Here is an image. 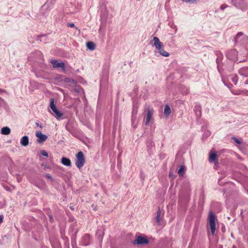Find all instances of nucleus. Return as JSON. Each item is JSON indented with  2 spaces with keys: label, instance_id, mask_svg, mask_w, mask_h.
Returning a JSON list of instances; mask_svg holds the SVG:
<instances>
[{
  "label": "nucleus",
  "instance_id": "17",
  "mask_svg": "<svg viewBox=\"0 0 248 248\" xmlns=\"http://www.w3.org/2000/svg\"><path fill=\"white\" fill-rule=\"evenodd\" d=\"M20 143L23 146H27L29 144V138L27 136H23L21 140Z\"/></svg>",
  "mask_w": 248,
  "mask_h": 248
},
{
  "label": "nucleus",
  "instance_id": "32",
  "mask_svg": "<svg viewBox=\"0 0 248 248\" xmlns=\"http://www.w3.org/2000/svg\"><path fill=\"white\" fill-rule=\"evenodd\" d=\"M232 139L233 140V141L235 142H236V143H238L239 144H241V141L239 140H238L237 138H236L235 137H233L232 138Z\"/></svg>",
  "mask_w": 248,
  "mask_h": 248
},
{
  "label": "nucleus",
  "instance_id": "38",
  "mask_svg": "<svg viewBox=\"0 0 248 248\" xmlns=\"http://www.w3.org/2000/svg\"><path fill=\"white\" fill-rule=\"evenodd\" d=\"M34 54H36V55L41 56V53L39 51H37L35 52Z\"/></svg>",
  "mask_w": 248,
  "mask_h": 248
},
{
  "label": "nucleus",
  "instance_id": "13",
  "mask_svg": "<svg viewBox=\"0 0 248 248\" xmlns=\"http://www.w3.org/2000/svg\"><path fill=\"white\" fill-rule=\"evenodd\" d=\"M153 41H154V46L157 49L161 47H164L163 44L160 41L159 38L157 37H154L153 38Z\"/></svg>",
  "mask_w": 248,
  "mask_h": 248
},
{
  "label": "nucleus",
  "instance_id": "40",
  "mask_svg": "<svg viewBox=\"0 0 248 248\" xmlns=\"http://www.w3.org/2000/svg\"><path fill=\"white\" fill-rule=\"evenodd\" d=\"M3 216L0 215V223H1L3 222Z\"/></svg>",
  "mask_w": 248,
  "mask_h": 248
},
{
  "label": "nucleus",
  "instance_id": "44",
  "mask_svg": "<svg viewBox=\"0 0 248 248\" xmlns=\"http://www.w3.org/2000/svg\"><path fill=\"white\" fill-rule=\"evenodd\" d=\"M2 92H5V91L0 89V93Z\"/></svg>",
  "mask_w": 248,
  "mask_h": 248
},
{
  "label": "nucleus",
  "instance_id": "8",
  "mask_svg": "<svg viewBox=\"0 0 248 248\" xmlns=\"http://www.w3.org/2000/svg\"><path fill=\"white\" fill-rule=\"evenodd\" d=\"M92 243V237L88 234H84L80 241L81 245L87 246L90 245Z\"/></svg>",
  "mask_w": 248,
  "mask_h": 248
},
{
  "label": "nucleus",
  "instance_id": "3",
  "mask_svg": "<svg viewBox=\"0 0 248 248\" xmlns=\"http://www.w3.org/2000/svg\"><path fill=\"white\" fill-rule=\"evenodd\" d=\"M76 157V165L78 169H80L84 166L85 162L84 154L81 151L78 152Z\"/></svg>",
  "mask_w": 248,
  "mask_h": 248
},
{
  "label": "nucleus",
  "instance_id": "14",
  "mask_svg": "<svg viewBox=\"0 0 248 248\" xmlns=\"http://www.w3.org/2000/svg\"><path fill=\"white\" fill-rule=\"evenodd\" d=\"M138 107L137 105H134L133 107V109L132 111L131 115V121L132 123L133 124L134 121L136 118V115L138 113Z\"/></svg>",
  "mask_w": 248,
  "mask_h": 248
},
{
  "label": "nucleus",
  "instance_id": "9",
  "mask_svg": "<svg viewBox=\"0 0 248 248\" xmlns=\"http://www.w3.org/2000/svg\"><path fill=\"white\" fill-rule=\"evenodd\" d=\"M51 63L54 68H61L63 71H65V64L63 62H58L57 60H52Z\"/></svg>",
  "mask_w": 248,
  "mask_h": 248
},
{
  "label": "nucleus",
  "instance_id": "21",
  "mask_svg": "<svg viewBox=\"0 0 248 248\" xmlns=\"http://www.w3.org/2000/svg\"><path fill=\"white\" fill-rule=\"evenodd\" d=\"M171 113V109L168 105H166L164 108V113L165 116H169Z\"/></svg>",
  "mask_w": 248,
  "mask_h": 248
},
{
  "label": "nucleus",
  "instance_id": "7",
  "mask_svg": "<svg viewBox=\"0 0 248 248\" xmlns=\"http://www.w3.org/2000/svg\"><path fill=\"white\" fill-rule=\"evenodd\" d=\"M237 51L235 49H232L227 52L226 57L232 61H235L237 59Z\"/></svg>",
  "mask_w": 248,
  "mask_h": 248
},
{
  "label": "nucleus",
  "instance_id": "35",
  "mask_svg": "<svg viewBox=\"0 0 248 248\" xmlns=\"http://www.w3.org/2000/svg\"><path fill=\"white\" fill-rule=\"evenodd\" d=\"M185 1L186 2H190V3H193L195 2H196L197 1V0H185Z\"/></svg>",
  "mask_w": 248,
  "mask_h": 248
},
{
  "label": "nucleus",
  "instance_id": "25",
  "mask_svg": "<svg viewBox=\"0 0 248 248\" xmlns=\"http://www.w3.org/2000/svg\"><path fill=\"white\" fill-rule=\"evenodd\" d=\"M74 90L78 93H81L83 92L82 88L80 86H76V87L74 88Z\"/></svg>",
  "mask_w": 248,
  "mask_h": 248
},
{
  "label": "nucleus",
  "instance_id": "36",
  "mask_svg": "<svg viewBox=\"0 0 248 248\" xmlns=\"http://www.w3.org/2000/svg\"><path fill=\"white\" fill-rule=\"evenodd\" d=\"M72 246L74 248L75 246H76V242L75 240H72Z\"/></svg>",
  "mask_w": 248,
  "mask_h": 248
},
{
  "label": "nucleus",
  "instance_id": "18",
  "mask_svg": "<svg viewBox=\"0 0 248 248\" xmlns=\"http://www.w3.org/2000/svg\"><path fill=\"white\" fill-rule=\"evenodd\" d=\"M61 162L64 166H70L71 165V162L68 158L63 157L61 159Z\"/></svg>",
  "mask_w": 248,
  "mask_h": 248
},
{
  "label": "nucleus",
  "instance_id": "46",
  "mask_svg": "<svg viewBox=\"0 0 248 248\" xmlns=\"http://www.w3.org/2000/svg\"><path fill=\"white\" fill-rule=\"evenodd\" d=\"M188 93V91L186 90V91L185 92L186 94H187Z\"/></svg>",
  "mask_w": 248,
  "mask_h": 248
},
{
  "label": "nucleus",
  "instance_id": "31",
  "mask_svg": "<svg viewBox=\"0 0 248 248\" xmlns=\"http://www.w3.org/2000/svg\"><path fill=\"white\" fill-rule=\"evenodd\" d=\"M221 58H222V55L221 54H220L219 55H218L217 56V60H216V62H217V65H218L219 62H220V61L221 60Z\"/></svg>",
  "mask_w": 248,
  "mask_h": 248
},
{
  "label": "nucleus",
  "instance_id": "28",
  "mask_svg": "<svg viewBox=\"0 0 248 248\" xmlns=\"http://www.w3.org/2000/svg\"><path fill=\"white\" fill-rule=\"evenodd\" d=\"M40 154L46 157H48V153L45 150H42L41 151Z\"/></svg>",
  "mask_w": 248,
  "mask_h": 248
},
{
  "label": "nucleus",
  "instance_id": "23",
  "mask_svg": "<svg viewBox=\"0 0 248 248\" xmlns=\"http://www.w3.org/2000/svg\"><path fill=\"white\" fill-rule=\"evenodd\" d=\"M155 144L151 140H149L147 141V147L149 150H151L152 148L154 147Z\"/></svg>",
  "mask_w": 248,
  "mask_h": 248
},
{
  "label": "nucleus",
  "instance_id": "33",
  "mask_svg": "<svg viewBox=\"0 0 248 248\" xmlns=\"http://www.w3.org/2000/svg\"><path fill=\"white\" fill-rule=\"evenodd\" d=\"M228 6L225 4H223L220 6V9L222 10H224L226 7H227Z\"/></svg>",
  "mask_w": 248,
  "mask_h": 248
},
{
  "label": "nucleus",
  "instance_id": "29",
  "mask_svg": "<svg viewBox=\"0 0 248 248\" xmlns=\"http://www.w3.org/2000/svg\"><path fill=\"white\" fill-rule=\"evenodd\" d=\"M96 234L98 235V239L100 241H101L102 239H103L104 233H102V234H99V230H98L97 232H96Z\"/></svg>",
  "mask_w": 248,
  "mask_h": 248
},
{
  "label": "nucleus",
  "instance_id": "42",
  "mask_svg": "<svg viewBox=\"0 0 248 248\" xmlns=\"http://www.w3.org/2000/svg\"><path fill=\"white\" fill-rule=\"evenodd\" d=\"M163 47H160V48L157 49V50H158L159 53V52H160L162 49H163Z\"/></svg>",
  "mask_w": 248,
  "mask_h": 248
},
{
  "label": "nucleus",
  "instance_id": "45",
  "mask_svg": "<svg viewBox=\"0 0 248 248\" xmlns=\"http://www.w3.org/2000/svg\"><path fill=\"white\" fill-rule=\"evenodd\" d=\"M246 84H248V79L245 81Z\"/></svg>",
  "mask_w": 248,
  "mask_h": 248
},
{
  "label": "nucleus",
  "instance_id": "10",
  "mask_svg": "<svg viewBox=\"0 0 248 248\" xmlns=\"http://www.w3.org/2000/svg\"><path fill=\"white\" fill-rule=\"evenodd\" d=\"M36 136L39 138L37 140L38 143L44 142L47 138V137L46 135L43 134L41 131L36 132Z\"/></svg>",
  "mask_w": 248,
  "mask_h": 248
},
{
  "label": "nucleus",
  "instance_id": "16",
  "mask_svg": "<svg viewBox=\"0 0 248 248\" xmlns=\"http://www.w3.org/2000/svg\"><path fill=\"white\" fill-rule=\"evenodd\" d=\"M209 160L210 162H217V155L216 153L212 152L210 153Z\"/></svg>",
  "mask_w": 248,
  "mask_h": 248
},
{
  "label": "nucleus",
  "instance_id": "24",
  "mask_svg": "<svg viewBox=\"0 0 248 248\" xmlns=\"http://www.w3.org/2000/svg\"><path fill=\"white\" fill-rule=\"evenodd\" d=\"M185 167L182 166L178 171V173L180 176H183L185 173Z\"/></svg>",
  "mask_w": 248,
  "mask_h": 248
},
{
  "label": "nucleus",
  "instance_id": "19",
  "mask_svg": "<svg viewBox=\"0 0 248 248\" xmlns=\"http://www.w3.org/2000/svg\"><path fill=\"white\" fill-rule=\"evenodd\" d=\"M161 215V211L160 208H158V210L156 212V215L155 217V221L158 224H160V216Z\"/></svg>",
  "mask_w": 248,
  "mask_h": 248
},
{
  "label": "nucleus",
  "instance_id": "37",
  "mask_svg": "<svg viewBox=\"0 0 248 248\" xmlns=\"http://www.w3.org/2000/svg\"><path fill=\"white\" fill-rule=\"evenodd\" d=\"M4 103V100L0 97V106H2Z\"/></svg>",
  "mask_w": 248,
  "mask_h": 248
},
{
  "label": "nucleus",
  "instance_id": "41",
  "mask_svg": "<svg viewBox=\"0 0 248 248\" xmlns=\"http://www.w3.org/2000/svg\"><path fill=\"white\" fill-rule=\"evenodd\" d=\"M46 177L48 179H52V177H51L50 175H49V174H46Z\"/></svg>",
  "mask_w": 248,
  "mask_h": 248
},
{
  "label": "nucleus",
  "instance_id": "11",
  "mask_svg": "<svg viewBox=\"0 0 248 248\" xmlns=\"http://www.w3.org/2000/svg\"><path fill=\"white\" fill-rule=\"evenodd\" d=\"M147 111V116L146 118L145 121V124L146 125H148L150 123L151 118L152 117L153 114V110L152 109H150V108H148L146 110Z\"/></svg>",
  "mask_w": 248,
  "mask_h": 248
},
{
  "label": "nucleus",
  "instance_id": "12",
  "mask_svg": "<svg viewBox=\"0 0 248 248\" xmlns=\"http://www.w3.org/2000/svg\"><path fill=\"white\" fill-rule=\"evenodd\" d=\"M194 111L197 118H200L202 115V108L201 106L199 104H196L194 108Z\"/></svg>",
  "mask_w": 248,
  "mask_h": 248
},
{
  "label": "nucleus",
  "instance_id": "22",
  "mask_svg": "<svg viewBox=\"0 0 248 248\" xmlns=\"http://www.w3.org/2000/svg\"><path fill=\"white\" fill-rule=\"evenodd\" d=\"M11 130L8 127H4L1 129V133L3 135H8L10 133Z\"/></svg>",
  "mask_w": 248,
  "mask_h": 248
},
{
  "label": "nucleus",
  "instance_id": "26",
  "mask_svg": "<svg viewBox=\"0 0 248 248\" xmlns=\"http://www.w3.org/2000/svg\"><path fill=\"white\" fill-rule=\"evenodd\" d=\"M160 54L162 55L163 56H164V57H168L169 56L170 54L168 52H167V51H166L165 50L162 49L160 52H159Z\"/></svg>",
  "mask_w": 248,
  "mask_h": 248
},
{
  "label": "nucleus",
  "instance_id": "20",
  "mask_svg": "<svg viewBox=\"0 0 248 248\" xmlns=\"http://www.w3.org/2000/svg\"><path fill=\"white\" fill-rule=\"evenodd\" d=\"M86 46L88 49L94 50L95 48V44L93 42H88L86 43Z\"/></svg>",
  "mask_w": 248,
  "mask_h": 248
},
{
  "label": "nucleus",
  "instance_id": "43",
  "mask_svg": "<svg viewBox=\"0 0 248 248\" xmlns=\"http://www.w3.org/2000/svg\"><path fill=\"white\" fill-rule=\"evenodd\" d=\"M36 125L37 126H39L40 128H42V126L41 125H40L38 123H36Z\"/></svg>",
  "mask_w": 248,
  "mask_h": 248
},
{
  "label": "nucleus",
  "instance_id": "47",
  "mask_svg": "<svg viewBox=\"0 0 248 248\" xmlns=\"http://www.w3.org/2000/svg\"><path fill=\"white\" fill-rule=\"evenodd\" d=\"M65 127H66V129H67V127L66 125L65 126Z\"/></svg>",
  "mask_w": 248,
  "mask_h": 248
},
{
  "label": "nucleus",
  "instance_id": "1",
  "mask_svg": "<svg viewBox=\"0 0 248 248\" xmlns=\"http://www.w3.org/2000/svg\"><path fill=\"white\" fill-rule=\"evenodd\" d=\"M49 107L51 109L50 112L57 119L59 120L63 115V113L58 110L56 105H55L54 99L53 98H50Z\"/></svg>",
  "mask_w": 248,
  "mask_h": 248
},
{
  "label": "nucleus",
  "instance_id": "6",
  "mask_svg": "<svg viewBox=\"0 0 248 248\" xmlns=\"http://www.w3.org/2000/svg\"><path fill=\"white\" fill-rule=\"evenodd\" d=\"M132 243L134 245H145L149 243V240L145 237L138 236Z\"/></svg>",
  "mask_w": 248,
  "mask_h": 248
},
{
  "label": "nucleus",
  "instance_id": "2",
  "mask_svg": "<svg viewBox=\"0 0 248 248\" xmlns=\"http://www.w3.org/2000/svg\"><path fill=\"white\" fill-rule=\"evenodd\" d=\"M217 217L214 213L210 211L209 213L208 216V225L211 231V233L213 235L215 234L216 231V221Z\"/></svg>",
  "mask_w": 248,
  "mask_h": 248
},
{
  "label": "nucleus",
  "instance_id": "27",
  "mask_svg": "<svg viewBox=\"0 0 248 248\" xmlns=\"http://www.w3.org/2000/svg\"><path fill=\"white\" fill-rule=\"evenodd\" d=\"M232 80L234 84H236L238 81V78L236 75L233 76L232 77Z\"/></svg>",
  "mask_w": 248,
  "mask_h": 248
},
{
  "label": "nucleus",
  "instance_id": "15",
  "mask_svg": "<svg viewBox=\"0 0 248 248\" xmlns=\"http://www.w3.org/2000/svg\"><path fill=\"white\" fill-rule=\"evenodd\" d=\"M239 73L242 76L245 77H248V66L241 68L239 70Z\"/></svg>",
  "mask_w": 248,
  "mask_h": 248
},
{
  "label": "nucleus",
  "instance_id": "5",
  "mask_svg": "<svg viewBox=\"0 0 248 248\" xmlns=\"http://www.w3.org/2000/svg\"><path fill=\"white\" fill-rule=\"evenodd\" d=\"M232 4L237 8L245 11L247 8V4L244 0H231Z\"/></svg>",
  "mask_w": 248,
  "mask_h": 248
},
{
  "label": "nucleus",
  "instance_id": "4",
  "mask_svg": "<svg viewBox=\"0 0 248 248\" xmlns=\"http://www.w3.org/2000/svg\"><path fill=\"white\" fill-rule=\"evenodd\" d=\"M248 40V37L242 32H238L234 39L235 43L238 45H243L245 44Z\"/></svg>",
  "mask_w": 248,
  "mask_h": 248
},
{
  "label": "nucleus",
  "instance_id": "39",
  "mask_svg": "<svg viewBox=\"0 0 248 248\" xmlns=\"http://www.w3.org/2000/svg\"><path fill=\"white\" fill-rule=\"evenodd\" d=\"M49 220L51 222H53V217L52 215L49 216Z\"/></svg>",
  "mask_w": 248,
  "mask_h": 248
},
{
  "label": "nucleus",
  "instance_id": "30",
  "mask_svg": "<svg viewBox=\"0 0 248 248\" xmlns=\"http://www.w3.org/2000/svg\"><path fill=\"white\" fill-rule=\"evenodd\" d=\"M65 81L67 82H71L73 84L76 83L75 80L71 78H66Z\"/></svg>",
  "mask_w": 248,
  "mask_h": 248
},
{
  "label": "nucleus",
  "instance_id": "34",
  "mask_svg": "<svg viewBox=\"0 0 248 248\" xmlns=\"http://www.w3.org/2000/svg\"><path fill=\"white\" fill-rule=\"evenodd\" d=\"M68 27L74 28L75 27V24L73 23H69L67 24Z\"/></svg>",
  "mask_w": 248,
  "mask_h": 248
}]
</instances>
